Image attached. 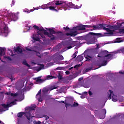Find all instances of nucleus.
Returning a JSON list of instances; mask_svg holds the SVG:
<instances>
[{
  "instance_id": "f704fd0d",
  "label": "nucleus",
  "mask_w": 124,
  "mask_h": 124,
  "mask_svg": "<svg viewBox=\"0 0 124 124\" xmlns=\"http://www.w3.org/2000/svg\"><path fill=\"white\" fill-rule=\"evenodd\" d=\"M33 40H35V41H40V39L38 37H34Z\"/></svg>"
},
{
  "instance_id": "6e6d98bb",
  "label": "nucleus",
  "mask_w": 124,
  "mask_h": 124,
  "mask_svg": "<svg viewBox=\"0 0 124 124\" xmlns=\"http://www.w3.org/2000/svg\"><path fill=\"white\" fill-rule=\"evenodd\" d=\"M88 93L89 94V95H93V93L92 92V91H89Z\"/></svg>"
},
{
  "instance_id": "5701e85b",
  "label": "nucleus",
  "mask_w": 124,
  "mask_h": 124,
  "mask_svg": "<svg viewBox=\"0 0 124 124\" xmlns=\"http://www.w3.org/2000/svg\"><path fill=\"white\" fill-rule=\"evenodd\" d=\"M36 108V106L35 105H31V107H30V109L29 111H31V112L32 110H34Z\"/></svg>"
},
{
  "instance_id": "7c9ffc66",
  "label": "nucleus",
  "mask_w": 124,
  "mask_h": 124,
  "mask_svg": "<svg viewBox=\"0 0 124 124\" xmlns=\"http://www.w3.org/2000/svg\"><path fill=\"white\" fill-rule=\"evenodd\" d=\"M77 54H78V52H77V51H76L74 53V54L73 55V56H72V58H73V59H75V58H76V57H77Z\"/></svg>"
},
{
  "instance_id": "a19ab883",
  "label": "nucleus",
  "mask_w": 124,
  "mask_h": 124,
  "mask_svg": "<svg viewBox=\"0 0 124 124\" xmlns=\"http://www.w3.org/2000/svg\"><path fill=\"white\" fill-rule=\"evenodd\" d=\"M24 12H26V13H31V11L28 9H25Z\"/></svg>"
},
{
  "instance_id": "2eb2a0df",
  "label": "nucleus",
  "mask_w": 124,
  "mask_h": 124,
  "mask_svg": "<svg viewBox=\"0 0 124 124\" xmlns=\"http://www.w3.org/2000/svg\"><path fill=\"white\" fill-rule=\"evenodd\" d=\"M15 51L16 52V53H20V54L23 53V50H22V48H21L20 46L16 47V48L15 49Z\"/></svg>"
},
{
  "instance_id": "e433bc0d",
  "label": "nucleus",
  "mask_w": 124,
  "mask_h": 124,
  "mask_svg": "<svg viewBox=\"0 0 124 124\" xmlns=\"http://www.w3.org/2000/svg\"><path fill=\"white\" fill-rule=\"evenodd\" d=\"M62 103H64V104H65L66 108H67L68 106H70V104H67L66 103H64V101H62Z\"/></svg>"
},
{
  "instance_id": "09e8293b",
  "label": "nucleus",
  "mask_w": 124,
  "mask_h": 124,
  "mask_svg": "<svg viewBox=\"0 0 124 124\" xmlns=\"http://www.w3.org/2000/svg\"><path fill=\"white\" fill-rule=\"evenodd\" d=\"M26 50H27V51H30V52H31V51H32L31 48L27 47H26Z\"/></svg>"
},
{
  "instance_id": "dca6fc26",
  "label": "nucleus",
  "mask_w": 124,
  "mask_h": 124,
  "mask_svg": "<svg viewBox=\"0 0 124 124\" xmlns=\"http://www.w3.org/2000/svg\"><path fill=\"white\" fill-rule=\"evenodd\" d=\"M33 28H34L35 30H37V31H43L44 32V31H45V29H44L43 28H39V27L35 25L33 26Z\"/></svg>"
},
{
  "instance_id": "7ed1b4c3",
  "label": "nucleus",
  "mask_w": 124,
  "mask_h": 124,
  "mask_svg": "<svg viewBox=\"0 0 124 124\" xmlns=\"http://www.w3.org/2000/svg\"><path fill=\"white\" fill-rule=\"evenodd\" d=\"M48 31L49 33L45 30L44 33L45 35H47L48 37L50 38L51 40H55V39H56V37L53 34H56V33H57L58 34H59V33H62L61 31H58L57 32H56L55 30L51 28L48 29Z\"/></svg>"
},
{
  "instance_id": "2f4dec72",
  "label": "nucleus",
  "mask_w": 124,
  "mask_h": 124,
  "mask_svg": "<svg viewBox=\"0 0 124 124\" xmlns=\"http://www.w3.org/2000/svg\"><path fill=\"white\" fill-rule=\"evenodd\" d=\"M58 59L61 61H62V60H63V56H62V55H59L58 56Z\"/></svg>"
},
{
  "instance_id": "3c124183",
  "label": "nucleus",
  "mask_w": 124,
  "mask_h": 124,
  "mask_svg": "<svg viewBox=\"0 0 124 124\" xmlns=\"http://www.w3.org/2000/svg\"><path fill=\"white\" fill-rule=\"evenodd\" d=\"M108 28H110L111 29V30H113V29H114V26H112L110 25H108Z\"/></svg>"
},
{
  "instance_id": "aec40b11",
  "label": "nucleus",
  "mask_w": 124,
  "mask_h": 124,
  "mask_svg": "<svg viewBox=\"0 0 124 124\" xmlns=\"http://www.w3.org/2000/svg\"><path fill=\"white\" fill-rule=\"evenodd\" d=\"M107 61L105 60H103L102 63L99 65V67H101V66H105V65H107Z\"/></svg>"
},
{
  "instance_id": "0e129e2a",
  "label": "nucleus",
  "mask_w": 124,
  "mask_h": 124,
  "mask_svg": "<svg viewBox=\"0 0 124 124\" xmlns=\"http://www.w3.org/2000/svg\"><path fill=\"white\" fill-rule=\"evenodd\" d=\"M80 98H85V95H82L81 96H80Z\"/></svg>"
},
{
  "instance_id": "4be33fe9",
  "label": "nucleus",
  "mask_w": 124,
  "mask_h": 124,
  "mask_svg": "<svg viewBox=\"0 0 124 124\" xmlns=\"http://www.w3.org/2000/svg\"><path fill=\"white\" fill-rule=\"evenodd\" d=\"M78 34V32L77 31H71V36H76Z\"/></svg>"
},
{
  "instance_id": "e2e57ef3",
  "label": "nucleus",
  "mask_w": 124,
  "mask_h": 124,
  "mask_svg": "<svg viewBox=\"0 0 124 124\" xmlns=\"http://www.w3.org/2000/svg\"><path fill=\"white\" fill-rule=\"evenodd\" d=\"M49 119V116H47V115L46 116V121H47Z\"/></svg>"
},
{
  "instance_id": "864d4df0",
  "label": "nucleus",
  "mask_w": 124,
  "mask_h": 124,
  "mask_svg": "<svg viewBox=\"0 0 124 124\" xmlns=\"http://www.w3.org/2000/svg\"><path fill=\"white\" fill-rule=\"evenodd\" d=\"M120 32L121 33H124V29H121L120 30Z\"/></svg>"
},
{
  "instance_id": "774afa93",
  "label": "nucleus",
  "mask_w": 124,
  "mask_h": 124,
  "mask_svg": "<svg viewBox=\"0 0 124 124\" xmlns=\"http://www.w3.org/2000/svg\"><path fill=\"white\" fill-rule=\"evenodd\" d=\"M119 73H120V74H124V73L123 72H122V71H120V72H119Z\"/></svg>"
},
{
  "instance_id": "bb28decb",
  "label": "nucleus",
  "mask_w": 124,
  "mask_h": 124,
  "mask_svg": "<svg viewBox=\"0 0 124 124\" xmlns=\"http://www.w3.org/2000/svg\"><path fill=\"white\" fill-rule=\"evenodd\" d=\"M38 35H40L42 38H45V34H43L42 33H40L39 32H37Z\"/></svg>"
},
{
  "instance_id": "c85d7f7f",
  "label": "nucleus",
  "mask_w": 124,
  "mask_h": 124,
  "mask_svg": "<svg viewBox=\"0 0 124 124\" xmlns=\"http://www.w3.org/2000/svg\"><path fill=\"white\" fill-rule=\"evenodd\" d=\"M23 64H24V65H26V66H28V67H31V65L29 64L28 62H27V61H23Z\"/></svg>"
},
{
  "instance_id": "052dcab7",
  "label": "nucleus",
  "mask_w": 124,
  "mask_h": 124,
  "mask_svg": "<svg viewBox=\"0 0 124 124\" xmlns=\"http://www.w3.org/2000/svg\"><path fill=\"white\" fill-rule=\"evenodd\" d=\"M11 92H7L6 93V94H7V95H11Z\"/></svg>"
},
{
  "instance_id": "a211bd4d",
  "label": "nucleus",
  "mask_w": 124,
  "mask_h": 124,
  "mask_svg": "<svg viewBox=\"0 0 124 124\" xmlns=\"http://www.w3.org/2000/svg\"><path fill=\"white\" fill-rule=\"evenodd\" d=\"M77 76H78L77 74H74L73 75H70L69 76V80H72L73 79H75V78H76Z\"/></svg>"
},
{
  "instance_id": "f03ea898",
  "label": "nucleus",
  "mask_w": 124,
  "mask_h": 124,
  "mask_svg": "<svg viewBox=\"0 0 124 124\" xmlns=\"http://www.w3.org/2000/svg\"><path fill=\"white\" fill-rule=\"evenodd\" d=\"M104 26V25H103V24H99L96 25L92 24V28H93L92 31H95L96 30H101V29H103V30L106 31L108 32L107 33V34H113V31L110 30V29L109 28H106Z\"/></svg>"
},
{
  "instance_id": "a18cd8bd",
  "label": "nucleus",
  "mask_w": 124,
  "mask_h": 124,
  "mask_svg": "<svg viewBox=\"0 0 124 124\" xmlns=\"http://www.w3.org/2000/svg\"><path fill=\"white\" fill-rule=\"evenodd\" d=\"M38 100L39 102H42L43 101L42 98H41V96H40V98H38Z\"/></svg>"
},
{
  "instance_id": "4c0bfd02",
  "label": "nucleus",
  "mask_w": 124,
  "mask_h": 124,
  "mask_svg": "<svg viewBox=\"0 0 124 124\" xmlns=\"http://www.w3.org/2000/svg\"><path fill=\"white\" fill-rule=\"evenodd\" d=\"M84 28H88L89 29H90V28H93V25H84Z\"/></svg>"
},
{
  "instance_id": "f257e3e1",
  "label": "nucleus",
  "mask_w": 124,
  "mask_h": 124,
  "mask_svg": "<svg viewBox=\"0 0 124 124\" xmlns=\"http://www.w3.org/2000/svg\"><path fill=\"white\" fill-rule=\"evenodd\" d=\"M52 3H55V5H57V6H61V7H58L57 8L58 10H60V9H62L61 8H67L68 7H70V8H74V4L72 3V2H69L65 3L62 0H56L54 2H52Z\"/></svg>"
},
{
  "instance_id": "9d476101",
  "label": "nucleus",
  "mask_w": 124,
  "mask_h": 124,
  "mask_svg": "<svg viewBox=\"0 0 124 124\" xmlns=\"http://www.w3.org/2000/svg\"><path fill=\"white\" fill-rule=\"evenodd\" d=\"M11 21H14V22H15L18 20V16L16 15V14L13 13L11 15Z\"/></svg>"
},
{
  "instance_id": "423d86ee",
  "label": "nucleus",
  "mask_w": 124,
  "mask_h": 124,
  "mask_svg": "<svg viewBox=\"0 0 124 124\" xmlns=\"http://www.w3.org/2000/svg\"><path fill=\"white\" fill-rule=\"evenodd\" d=\"M0 33H6L8 30V28L5 25V23H2V20L0 17Z\"/></svg>"
},
{
  "instance_id": "f8f14e48",
  "label": "nucleus",
  "mask_w": 124,
  "mask_h": 124,
  "mask_svg": "<svg viewBox=\"0 0 124 124\" xmlns=\"http://www.w3.org/2000/svg\"><path fill=\"white\" fill-rule=\"evenodd\" d=\"M84 57L86 60V62H92L93 61V57L90 56V55H84Z\"/></svg>"
},
{
  "instance_id": "39448f33",
  "label": "nucleus",
  "mask_w": 124,
  "mask_h": 124,
  "mask_svg": "<svg viewBox=\"0 0 124 124\" xmlns=\"http://www.w3.org/2000/svg\"><path fill=\"white\" fill-rule=\"evenodd\" d=\"M31 110H29V111L26 113L24 112H20L17 113V116L18 118H22L24 114V116L26 117L29 121H31V118H33V116L31 115Z\"/></svg>"
},
{
  "instance_id": "4468645a",
  "label": "nucleus",
  "mask_w": 124,
  "mask_h": 124,
  "mask_svg": "<svg viewBox=\"0 0 124 124\" xmlns=\"http://www.w3.org/2000/svg\"><path fill=\"white\" fill-rule=\"evenodd\" d=\"M53 2H49V3H48L47 4H45V5H42L41 8L42 9H48V7L49 4H55V3H52Z\"/></svg>"
},
{
  "instance_id": "9b49d317",
  "label": "nucleus",
  "mask_w": 124,
  "mask_h": 124,
  "mask_svg": "<svg viewBox=\"0 0 124 124\" xmlns=\"http://www.w3.org/2000/svg\"><path fill=\"white\" fill-rule=\"evenodd\" d=\"M112 58H113V55L108 53L107 55L105 56L104 59L107 62H108V61H110V60H112Z\"/></svg>"
},
{
  "instance_id": "412c9836",
  "label": "nucleus",
  "mask_w": 124,
  "mask_h": 124,
  "mask_svg": "<svg viewBox=\"0 0 124 124\" xmlns=\"http://www.w3.org/2000/svg\"><path fill=\"white\" fill-rule=\"evenodd\" d=\"M45 80L40 78H37V80H36V83H43Z\"/></svg>"
},
{
  "instance_id": "ddd939ff",
  "label": "nucleus",
  "mask_w": 124,
  "mask_h": 124,
  "mask_svg": "<svg viewBox=\"0 0 124 124\" xmlns=\"http://www.w3.org/2000/svg\"><path fill=\"white\" fill-rule=\"evenodd\" d=\"M5 48L4 47H0V61L1 60V58H0V57L2 56V55H4L5 54V51H6Z\"/></svg>"
},
{
  "instance_id": "cd10ccee",
  "label": "nucleus",
  "mask_w": 124,
  "mask_h": 124,
  "mask_svg": "<svg viewBox=\"0 0 124 124\" xmlns=\"http://www.w3.org/2000/svg\"><path fill=\"white\" fill-rule=\"evenodd\" d=\"M108 92L110 93V94L108 95V97L109 99H111V98H112V93H113V92L111 90H109Z\"/></svg>"
},
{
  "instance_id": "20e7f679",
  "label": "nucleus",
  "mask_w": 124,
  "mask_h": 124,
  "mask_svg": "<svg viewBox=\"0 0 124 124\" xmlns=\"http://www.w3.org/2000/svg\"><path fill=\"white\" fill-rule=\"evenodd\" d=\"M101 33H96L93 32H89V35H87V37L88 40L90 41L91 44L95 43V39L96 38L95 36H100Z\"/></svg>"
},
{
  "instance_id": "6e6552de",
  "label": "nucleus",
  "mask_w": 124,
  "mask_h": 124,
  "mask_svg": "<svg viewBox=\"0 0 124 124\" xmlns=\"http://www.w3.org/2000/svg\"><path fill=\"white\" fill-rule=\"evenodd\" d=\"M73 30H74L75 31H85L86 28H85V25L77 26L73 27Z\"/></svg>"
},
{
  "instance_id": "de8ad7c7",
  "label": "nucleus",
  "mask_w": 124,
  "mask_h": 124,
  "mask_svg": "<svg viewBox=\"0 0 124 124\" xmlns=\"http://www.w3.org/2000/svg\"><path fill=\"white\" fill-rule=\"evenodd\" d=\"M63 30H64V31H67L68 30H69V28H68V27H63Z\"/></svg>"
},
{
  "instance_id": "8fccbe9b",
  "label": "nucleus",
  "mask_w": 124,
  "mask_h": 124,
  "mask_svg": "<svg viewBox=\"0 0 124 124\" xmlns=\"http://www.w3.org/2000/svg\"><path fill=\"white\" fill-rule=\"evenodd\" d=\"M42 67H44V65H42L38 68V71H39V70H41Z\"/></svg>"
},
{
  "instance_id": "338daca9",
  "label": "nucleus",
  "mask_w": 124,
  "mask_h": 124,
  "mask_svg": "<svg viewBox=\"0 0 124 124\" xmlns=\"http://www.w3.org/2000/svg\"><path fill=\"white\" fill-rule=\"evenodd\" d=\"M96 54H97V51H94V52H93V55H96Z\"/></svg>"
},
{
  "instance_id": "bf43d9fd",
  "label": "nucleus",
  "mask_w": 124,
  "mask_h": 124,
  "mask_svg": "<svg viewBox=\"0 0 124 124\" xmlns=\"http://www.w3.org/2000/svg\"><path fill=\"white\" fill-rule=\"evenodd\" d=\"M73 46H67V49H71V48H72Z\"/></svg>"
},
{
  "instance_id": "c03bdc74",
  "label": "nucleus",
  "mask_w": 124,
  "mask_h": 124,
  "mask_svg": "<svg viewBox=\"0 0 124 124\" xmlns=\"http://www.w3.org/2000/svg\"><path fill=\"white\" fill-rule=\"evenodd\" d=\"M71 44V41H68L66 43V45L68 46H70Z\"/></svg>"
},
{
  "instance_id": "ea45409f",
  "label": "nucleus",
  "mask_w": 124,
  "mask_h": 124,
  "mask_svg": "<svg viewBox=\"0 0 124 124\" xmlns=\"http://www.w3.org/2000/svg\"><path fill=\"white\" fill-rule=\"evenodd\" d=\"M73 105L74 107H77V106H79V104H78V103L74 102Z\"/></svg>"
},
{
  "instance_id": "49530a36",
  "label": "nucleus",
  "mask_w": 124,
  "mask_h": 124,
  "mask_svg": "<svg viewBox=\"0 0 124 124\" xmlns=\"http://www.w3.org/2000/svg\"><path fill=\"white\" fill-rule=\"evenodd\" d=\"M34 124H41V122H40V121H36L34 123Z\"/></svg>"
},
{
  "instance_id": "13d9d810",
  "label": "nucleus",
  "mask_w": 124,
  "mask_h": 124,
  "mask_svg": "<svg viewBox=\"0 0 124 124\" xmlns=\"http://www.w3.org/2000/svg\"><path fill=\"white\" fill-rule=\"evenodd\" d=\"M102 111H103V112L104 113V114H105H105H106V109H102Z\"/></svg>"
},
{
  "instance_id": "a878e982",
  "label": "nucleus",
  "mask_w": 124,
  "mask_h": 124,
  "mask_svg": "<svg viewBox=\"0 0 124 124\" xmlns=\"http://www.w3.org/2000/svg\"><path fill=\"white\" fill-rule=\"evenodd\" d=\"M56 89H58V86H56L55 85H53L52 86H51L50 88H49V90L50 91H53V90H56Z\"/></svg>"
},
{
  "instance_id": "72a5a7b5",
  "label": "nucleus",
  "mask_w": 124,
  "mask_h": 124,
  "mask_svg": "<svg viewBox=\"0 0 124 124\" xmlns=\"http://www.w3.org/2000/svg\"><path fill=\"white\" fill-rule=\"evenodd\" d=\"M39 95L40 97L41 96V90H40L38 92L37 94L36 95V97H37V96Z\"/></svg>"
},
{
  "instance_id": "603ef678",
  "label": "nucleus",
  "mask_w": 124,
  "mask_h": 124,
  "mask_svg": "<svg viewBox=\"0 0 124 124\" xmlns=\"http://www.w3.org/2000/svg\"><path fill=\"white\" fill-rule=\"evenodd\" d=\"M66 35H67V36H69V35H70V36H71V32H70V33H68V32L66 33Z\"/></svg>"
},
{
  "instance_id": "473e14b6",
  "label": "nucleus",
  "mask_w": 124,
  "mask_h": 124,
  "mask_svg": "<svg viewBox=\"0 0 124 124\" xmlns=\"http://www.w3.org/2000/svg\"><path fill=\"white\" fill-rule=\"evenodd\" d=\"M93 68L92 67H89L85 69V72H89V71H90V70H92Z\"/></svg>"
},
{
  "instance_id": "4d7b16f0",
  "label": "nucleus",
  "mask_w": 124,
  "mask_h": 124,
  "mask_svg": "<svg viewBox=\"0 0 124 124\" xmlns=\"http://www.w3.org/2000/svg\"><path fill=\"white\" fill-rule=\"evenodd\" d=\"M71 46H72V47L74 46V42L71 41Z\"/></svg>"
},
{
  "instance_id": "1a4fd4ad",
  "label": "nucleus",
  "mask_w": 124,
  "mask_h": 124,
  "mask_svg": "<svg viewBox=\"0 0 124 124\" xmlns=\"http://www.w3.org/2000/svg\"><path fill=\"white\" fill-rule=\"evenodd\" d=\"M15 104V101L11 102L10 103L6 105L5 104H3L1 105V106L5 108V109H7V108H9V107H11V106H13Z\"/></svg>"
},
{
  "instance_id": "79ce46f5",
  "label": "nucleus",
  "mask_w": 124,
  "mask_h": 124,
  "mask_svg": "<svg viewBox=\"0 0 124 124\" xmlns=\"http://www.w3.org/2000/svg\"><path fill=\"white\" fill-rule=\"evenodd\" d=\"M17 95H18V94H17V93H11V96H17Z\"/></svg>"
},
{
  "instance_id": "6ab92c4d",
  "label": "nucleus",
  "mask_w": 124,
  "mask_h": 124,
  "mask_svg": "<svg viewBox=\"0 0 124 124\" xmlns=\"http://www.w3.org/2000/svg\"><path fill=\"white\" fill-rule=\"evenodd\" d=\"M48 9L49 10H52V11H55L56 12H58V9H56V7L55 6H48Z\"/></svg>"
},
{
  "instance_id": "f3484780",
  "label": "nucleus",
  "mask_w": 124,
  "mask_h": 124,
  "mask_svg": "<svg viewBox=\"0 0 124 124\" xmlns=\"http://www.w3.org/2000/svg\"><path fill=\"white\" fill-rule=\"evenodd\" d=\"M77 61L78 62H82L84 60V57L82 55H78L76 58Z\"/></svg>"
},
{
  "instance_id": "c756f323",
  "label": "nucleus",
  "mask_w": 124,
  "mask_h": 124,
  "mask_svg": "<svg viewBox=\"0 0 124 124\" xmlns=\"http://www.w3.org/2000/svg\"><path fill=\"white\" fill-rule=\"evenodd\" d=\"M81 6H82V4H80V5L78 6V5H74V9H79V8H81Z\"/></svg>"
},
{
  "instance_id": "680f3d73",
  "label": "nucleus",
  "mask_w": 124,
  "mask_h": 124,
  "mask_svg": "<svg viewBox=\"0 0 124 124\" xmlns=\"http://www.w3.org/2000/svg\"><path fill=\"white\" fill-rule=\"evenodd\" d=\"M83 79H84V78L81 77L78 78V81H82V80H83Z\"/></svg>"
},
{
  "instance_id": "393cba45",
  "label": "nucleus",
  "mask_w": 124,
  "mask_h": 124,
  "mask_svg": "<svg viewBox=\"0 0 124 124\" xmlns=\"http://www.w3.org/2000/svg\"><path fill=\"white\" fill-rule=\"evenodd\" d=\"M57 77H58V79H59V80H62V76L61 75V72H59L58 73Z\"/></svg>"
},
{
  "instance_id": "58836bf2",
  "label": "nucleus",
  "mask_w": 124,
  "mask_h": 124,
  "mask_svg": "<svg viewBox=\"0 0 124 124\" xmlns=\"http://www.w3.org/2000/svg\"><path fill=\"white\" fill-rule=\"evenodd\" d=\"M81 66L80 64H77L74 66V68H76V69H78V67H80Z\"/></svg>"
},
{
  "instance_id": "0eeeda50",
  "label": "nucleus",
  "mask_w": 124,
  "mask_h": 124,
  "mask_svg": "<svg viewBox=\"0 0 124 124\" xmlns=\"http://www.w3.org/2000/svg\"><path fill=\"white\" fill-rule=\"evenodd\" d=\"M108 53H109V52H108L107 50L102 51L98 54L97 57L98 58H103V57L105 58V56H107Z\"/></svg>"
},
{
  "instance_id": "b1692460",
  "label": "nucleus",
  "mask_w": 124,
  "mask_h": 124,
  "mask_svg": "<svg viewBox=\"0 0 124 124\" xmlns=\"http://www.w3.org/2000/svg\"><path fill=\"white\" fill-rule=\"evenodd\" d=\"M33 52H35V53H36V55L39 58H41V57H42V55L40 54V53L37 52L36 50H33Z\"/></svg>"
},
{
  "instance_id": "c9c22d12",
  "label": "nucleus",
  "mask_w": 124,
  "mask_h": 124,
  "mask_svg": "<svg viewBox=\"0 0 124 124\" xmlns=\"http://www.w3.org/2000/svg\"><path fill=\"white\" fill-rule=\"evenodd\" d=\"M46 78L47 80H49V79H53V78H54V77L48 75V76H47Z\"/></svg>"
},
{
  "instance_id": "69168bd1",
  "label": "nucleus",
  "mask_w": 124,
  "mask_h": 124,
  "mask_svg": "<svg viewBox=\"0 0 124 124\" xmlns=\"http://www.w3.org/2000/svg\"><path fill=\"white\" fill-rule=\"evenodd\" d=\"M34 9H31V10H30V12H32L33 11H34Z\"/></svg>"
},
{
  "instance_id": "37998d69",
  "label": "nucleus",
  "mask_w": 124,
  "mask_h": 124,
  "mask_svg": "<svg viewBox=\"0 0 124 124\" xmlns=\"http://www.w3.org/2000/svg\"><path fill=\"white\" fill-rule=\"evenodd\" d=\"M112 101H114V102H116L118 100L117 99V98H114V96H112Z\"/></svg>"
},
{
  "instance_id": "5fc2aeb1",
  "label": "nucleus",
  "mask_w": 124,
  "mask_h": 124,
  "mask_svg": "<svg viewBox=\"0 0 124 124\" xmlns=\"http://www.w3.org/2000/svg\"><path fill=\"white\" fill-rule=\"evenodd\" d=\"M65 73H66V75H69V74H70V72H69V71H66L65 72Z\"/></svg>"
}]
</instances>
